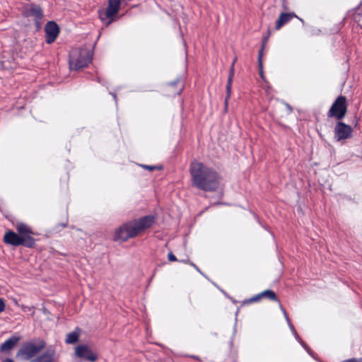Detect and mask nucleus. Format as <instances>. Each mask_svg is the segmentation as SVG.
<instances>
[{
  "mask_svg": "<svg viewBox=\"0 0 362 362\" xmlns=\"http://www.w3.org/2000/svg\"><path fill=\"white\" fill-rule=\"evenodd\" d=\"M190 174L193 186L204 191L216 190L221 182L219 175L212 168L198 161L190 165Z\"/></svg>",
  "mask_w": 362,
  "mask_h": 362,
  "instance_id": "f257e3e1",
  "label": "nucleus"
},
{
  "mask_svg": "<svg viewBox=\"0 0 362 362\" xmlns=\"http://www.w3.org/2000/svg\"><path fill=\"white\" fill-rule=\"evenodd\" d=\"M93 52L86 47L73 49L69 57L71 69L78 70L87 66L92 61Z\"/></svg>",
  "mask_w": 362,
  "mask_h": 362,
  "instance_id": "f03ea898",
  "label": "nucleus"
},
{
  "mask_svg": "<svg viewBox=\"0 0 362 362\" xmlns=\"http://www.w3.org/2000/svg\"><path fill=\"white\" fill-rule=\"evenodd\" d=\"M155 221V216L148 215L127 223L133 238L141 235L150 228Z\"/></svg>",
  "mask_w": 362,
  "mask_h": 362,
  "instance_id": "7ed1b4c3",
  "label": "nucleus"
},
{
  "mask_svg": "<svg viewBox=\"0 0 362 362\" xmlns=\"http://www.w3.org/2000/svg\"><path fill=\"white\" fill-rule=\"evenodd\" d=\"M121 4V0H108V6L105 11H99V18L101 21L108 26L115 20Z\"/></svg>",
  "mask_w": 362,
  "mask_h": 362,
  "instance_id": "20e7f679",
  "label": "nucleus"
},
{
  "mask_svg": "<svg viewBox=\"0 0 362 362\" xmlns=\"http://www.w3.org/2000/svg\"><path fill=\"white\" fill-rule=\"evenodd\" d=\"M4 240L6 244L13 246L24 245L28 247H32L35 244L33 238H23L19 234L12 230L7 231L4 237Z\"/></svg>",
  "mask_w": 362,
  "mask_h": 362,
  "instance_id": "39448f33",
  "label": "nucleus"
},
{
  "mask_svg": "<svg viewBox=\"0 0 362 362\" xmlns=\"http://www.w3.org/2000/svg\"><path fill=\"white\" fill-rule=\"evenodd\" d=\"M347 112L346 99L344 96L339 95L331 106L328 116L334 117L338 119L344 118Z\"/></svg>",
  "mask_w": 362,
  "mask_h": 362,
  "instance_id": "423d86ee",
  "label": "nucleus"
},
{
  "mask_svg": "<svg viewBox=\"0 0 362 362\" xmlns=\"http://www.w3.org/2000/svg\"><path fill=\"white\" fill-rule=\"evenodd\" d=\"M76 355L86 361L94 362L97 360V355L87 345H79L75 349Z\"/></svg>",
  "mask_w": 362,
  "mask_h": 362,
  "instance_id": "0eeeda50",
  "label": "nucleus"
},
{
  "mask_svg": "<svg viewBox=\"0 0 362 362\" xmlns=\"http://www.w3.org/2000/svg\"><path fill=\"white\" fill-rule=\"evenodd\" d=\"M352 128L343 122H338L334 129V137L337 141L346 139L351 137Z\"/></svg>",
  "mask_w": 362,
  "mask_h": 362,
  "instance_id": "6e6552de",
  "label": "nucleus"
},
{
  "mask_svg": "<svg viewBox=\"0 0 362 362\" xmlns=\"http://www.w3.org/2000/svg\"><path fill=\"white\" fill-rule=\"evenodd\" d=\"M40 350V348L33 344H29L23 346L17 353V356H20L25 360H28L34 357Z\"/></svg>",
  "mask_w": 362,
  "mask_h": 362,
  "instance_id": "1a4fd4ad",
  "label": "nucleus"
},
{
  "mask_svg": "<svg viewBox=\"0 0 362 362\" xmlns=\"http://www.w3.org/2000/svg\"><path fill=\"white\" fill-rule=\"evenodd\" d=\"M46 42L48 44L52 43L57 37L59 29L57 24L54 21L48 22L45 25Z\"/></svg>",
  "mask_w": 362,
  "mask_h": 362,
  "instance_id": "9d476101",
  "label": "nucleus"
},
{
  "mask_svg": "<svg viewBox=\"0 0 362 362\" xmlns=\"http://www.w3.org/2000/svg\"><path fill=\"white\" fill-rule=\"evenodd\" d=\"M132 235L130 233L129 228L126 223L121 226L118 228L114 235V240L115 241H121L124 242L129 238H132Z\"/></svg>",
  "mask_w": 362,
  "mask_h": 362,
  "instance_id": "9b49d317",
  "label": "nucleus"
},
{
  "mask_svg": "<svg viewBox=\"0 0 362 362\" xmlns=\"http://www.w3.org/2000/svg\"><path fill=\"white\" fill-rule=\"evenodd\" d=\"M24 13L27 16H33L35 18L36 23L38 24L43 17L42 8L37 5L28 6L24 11Z\"/></svg>",
  "mask_w": 362,
  "mask_h": 362,
  "instance_id": "f8f14e48",
  "label": "nucleus"
},
{
  "mask_svg": "<svg viewBox=\"0 0 362 362\" xmlns=\"http://www.w3.org/2000/svg\"><path fill=\"white\" fill-rule=\"evenodd\" d=\"M279 303V308L281 309V310L282 311L283 314H284V316L288 323V325L291 329V331L292 332V333L293 334L294 337H296V339L301 344V345L305 348V349L309 353V354H311L310 353V349L308 348V346L304 344L302 340L300 339L299 336L298 335L293 325L291 324L290 320H289V317L286 313V311L285 310V309L282 307L281 304L280 303V302Z\"/></svg>",
  "mask_w": 362,
  "mask_h": 362,
  "instance_id": "ddd939ff",
  "label": "nucleus"
},
{
  "mask_svg": "<svg viewBox=\"0 0 362 362\" xmlns=\"http://www.w3.org/2000/svg\"><path fill=\"white\" fill-rule=\"evenodd\" d=\"M279 303V308L281 309V310L282 311L283 314H284V316L288 323V325L291 329V331L292 332V333L293 334L294 337H296V339L301 344V345L305 348V349L309 353V354H311L310 353V349L308 348V346L304 344L302 340L300 339L299 336L298 335L293 325L291 324L290 320H289V317L286 313V311L285 310V309L282 307L281 304L280 303V302Z\"/></svg>",
  "mask_w": 362,
  "mask_h": 362,
  "instance_id": "4468645a",
  "label": "nucleus"
},
{
  "mask_svg": "<svg viewBox=\"0 0 362 362\" xmlns=\"http://www.w3.org/2000/svg\"><path fill=\"white\" fill-rule=\"evenodd\" d=\"M279 303V308L281 309V310L282 311L283 314H284V316L288 323V325L291 329V331L292 332V333L293 334L294 337H296V339L301 344V345L305 348V349L309 353V354H311L310 353V349L308 348V346L304 344L302 340L300 339L299 336L298 335L293 325L291 324L290 320H289V317L286 313V311L285 310V309L282 307L281 304L280 303V302Z\"/></svg>",
  "mask_w": 362,
  "mask_h": 362,
  "instance_id": "2eb2a0df",
  "label": "nucleus"
},
{
  "mask_svg": "<svg viewBox=\"0 0 362 362\" xmlns=\"http://www.w3.org/2000/svg\"><path fill=\"white\" fill-rule=\"evenodd\" d=\"M16 228L19 233L21 236H22L23 238H33V231L32 229L27 224L22 223V222H18L16 224Z\"/></svg>",
  "mask_w": 362,
  "mask_h": 362,
  "instance_id": "dca6fc26",
  "label": "nucleus"
},
{
  "mask_svg": "<svg viewBox=\"0 0 362 362\" xmlns=\"http://www.w3.org/2000/svg\"><path fill=\"white\" fill-rule=\"evenodd\" d=\"M20 339V337L16 335L11 337L1 345V351H8L11 350L18 344Z\"/></svg>",
  "mask_w": 362,
  "mask_h": 362,
  "instance_id": "f3484780",
  "label": "nucleus"
},
{
  "mask_svg": "<svg viewBox=\"0 0 362 362\" xmlns=\"http://www.w3.org/2000/svg\"><path fill=\"white\" fill-rule=\"evenodd\" d=\"M294 17L298 18L294 13H282L276 21V28L279 30L281 26L289 22Z\"/></svg>",
  "mask_w": 362,
  "mask_h": 362,
  "instance_id": "a211bd4d",
  "label": "nucleus"
},
{
  "mask_svg": "<svg viewBox=\"0 0 362 362\" xmlns=\"http://www.w3.org/2000/svg\"><path fill=\"white\" fill-rule=\"evenodd\" d=\"M234 66L235 65L231 64L230 69V72H229V76H228V82H227V86H226V97L225 99L226 105H228V99L231 95L232 82H233V76L235 74Z\"/></svg>",
  "mask_w": 362,
  "mask_h": 362,
  "instance_id": "6ab92c4d",
  "label": "nucleus"
},
{
  "mask_svg": "<svg viewBox=\"0 0 362 362\" xmlns=\"http://www.w3.org/2000/svg\"><path fill=\"white\" fill-rule=\"evenodd\" d=\"M55 358V352L52 350H49L43 354L42 356L37 358L34 362H54Z\"/></svg>",
  "mask_w": 362,
  "mask_h": 362,
  "instance_id": "aec40b11",
  "label": "nucleus"
},
{
  "mask_svg": "<svg viewBox=\"0 0 362 362\" xmlns=\"http://www.w3.org/2000/svg\"><path fill=\"white\" fill-rule=\"evenodd\" d=\"M261 296L262 298H267L269 300L276 301L279 303V300L276 295V293L272 290H265L261 292Z\"/></svg>",
  "mask_w": 362,
  "mask_h": 362,
  "instance_id": "412c9836",
  "label": "nucleus"
},
{
  "mask_svg": "<svg viewBox=\"0 0 362 362\" xmlns=\"http://www.w3.org/2000/svg\"><path fill=\"white\" fill-rule=\"evenodd\" d=\"M78 335L76 332H70L66 335V342L69 344H74L77 341Z\"/></svg>",
  "mask_w": 362,
  "mask_h": 362,
  "instance_id": "4be33fe9",
  "label": "nucleus"
},
{
  "mask_svg": "<svg viewBox=\"0 0 362 362\" xmlns=\"http://www.w3.org/2000/svg\"><path fill=\"white\" fill-rule=\"evenodd\" d=\"M261 298H262V296H261V293H259L254 296L253 297L249 298L248 300H246L245 303H252L259 301Z\"/></svg>",
  "mask_w": 362,
  "mask_h": 362,
  "instance_id": "5701e85b",
  "label": "nucleus"
},
{
  "mask_svg": "<svg viewBox=\"0 0 362 362\" xmlns=\"http://www.w3.org/2000/svg\"><path fill=\"white\" fill-rule=\"evenodd\" d=\"M264 48V45H262V47L261 49L259 51V54H258V64H259V68H261V69H262V57L263 55Z\"/></svg>",
  "mask_w": 362,
  "mask_h": 362,
  "instance_id": "b1692460",
  "label": "nucleus"
},
{
  "mask_svg": "<svg viewBox=\"0 0 362 362\" xmlns=\"http://www.w3.org/2000/svg\"><path fill=\"white\" fill-rule=\"evenodd\" d=\"M168 260L171 261V262L177 261L176 257L171 252L168 253Z\"/></svg>",
  "mask_w": 362,
  "mask_h": 362,
  "instance_id": "393cba45",
  "label": "nucleus"
},
{
  "mask_svg": "<svg viewBox=\"0 0 362 362\" xmlns=\"http://www.w3.org/2000/svg\"><path fill=\"white\" fill-rule=\"evenodd\" d=\"M5 310V302L2 298H0V313Z\"/></svg>",
  "mask_w": 362,
  "mask_h": 362,
  "instance_id": "a878e982",
  "label": "nucleus"
},
{
  "mask_svg": "<svg viewBox=\"0 0 362 362\" xmlns=\"http://www.w3.org/2000/svg\"><path fill=\"white\" fill-rule=\"evenodd\" d=\"M142 167H143L144 168H145V169L148 170H155V169L158 168V167H156V166H153V165H142Z\"/></svg>",
  "mask_w": 362,
  "mask_h": 362,
  "instance_id": "bb28decb",
  "label": "nucleus"
},
{
  "mask_svg": "<svg viewBox=\"0 0 362 362\" xmlns=\"http://www.w3.org/2000/svg\"><path fill=\"white\" fill-rule=\"evenodd\" d=\"M189 264L191 265L192 267H193L198 272H199L200 274H202L203 275L202 272H201V270L199 269V267L196 264H194L192 262H189Z\"/></svg>",
  "mask_w": 362,
  "mask_h": 362,
  "instance_id": "cd10ccee",
  "label": "nucleus"
},
{
  "mask_svg": "<svg viewBox=\"0 0 362 362\" xmlns=\"http://www.w3.org/2000/svg\"><path fill=\"white\" fill-rule=\"evenodd\" d=\"M356 21L358 23V25L361 27L362 28V15H359L358 16V18H356Z\"/></svg>",
  "mask_w": 362,
  "mask_h": 362,
  "instance_id": "c85d7f7f",
  "label": "nucleus"
},
{
  "mask_svg": "<svg viewBox=\"0 0 362 362\" xmlns=\"http://www.w3.org/2000/svg\"><path fill=\"white\" fill-rule=\"evenodd\" d=\"M21 308L24 312L30 311L32 308L28 306L21 305Z\"/></svg>",
  "mask_w": 362,
  "mask_h": 362,
  "instance_id": "c756f323",
  "label": "nucleus"
},
{
  "mask_svg": "<svg viewBox=\"0 0 362 362\" xmlns=\"http://www.w3.org/2000/svg\"><path fill=\"white\" fill-rule=\"evenodd\" d=\"M284 105H285L286 107L287 108L288 113H291L292 112L291 107L287 103H285Z\"/></svg>",
  "mask_w": 362,
  "mask_h": 362,
  "instance_id": "7c9ffc66",
  "label": "nucleus"
},
{
  "mask_svg": "<svg viewBox=\"0 0 362 362\" xmlns=\"http://www.w3.org/2000/svg\"><path fill=\"white\" fill-rule=\"evenodd\" d=\"M259 75L262 78H264V73H263V67L262 69L259 68Z\"/></svg>",
  "mask_w": 362,
  "mask_h": 362,
  "instance_id": "2f4dec72",
  "label": "nucleus"
},
{
  "mask_svg": "<svg viewBox=\"0 0 362 362\" xmlns=\"http://www.w3.org/2000/svg\"><path fill=\"white\" fill-rule=\"evenodd\" d=\"M180 262L185 263V264H189V262H191L189 259H182V260H180Z\"/></svg>",
  "mask_w": 362,
  "mask_h": 362,
  "instance_id": "473e14b6",
  "label": "nucleus"
},
{
  "mask_svg": "<svg viewBox=\"0 0 362 362\" xmlns=\"http://www.w3.org/2000/svg\"><path fill=\"white\" fill-rule=\"evenodd\" d=\"M192 358H193L194 359H197V360H199L200 361L199 358L198 356H191Z\"/></svg>",
  "mask_w": 362,
  "mask_h": 362,
  "instance_id": "72a5a7b5",
  "label": "nucleus"
},
{
  "mask_svg": "<svg viewBox=\"0 0 362 362\" xmlns=\"http://www.w3.org/2000/svg\"><path fill=\"white\" fill-rule=\"evenodd\" d=\"M237 61V57H235L234 59H233V62L232 63V64L235 65V62Z\"/></svg>",
  "mask_w": 362,
  "mask_h": 362,
  "instance_id": "f704fd0d",
  "label": "nucleus"
},
{
  "mask_svg": "<svg viewBox=\"0 0 362 362\" xmlns=\"http://www.w3.org/2000/svg\"><path fill=\"white\" fill-rule=\"evenodd\" d=\"M267 40V38H265V39L264 40V42H263V45H264V46H265V43H266Z\"/></svg>",
  "mask_w": 362,
  "mask_h": 362,
  "instance_id": "c9c22d12",
  "label": "nucleus"
},
{
  "mask_svg": "<svg viewBox=\"0 0 362 362\" xmlns=\"http://www.w3.org/2000/svg\"><path fill=\"white\" fill-rule=\"evenodd\" d=\"M113 97L115 99H116V95L115 94L113 95Z\"/></svg>",
  "mask_w": 362,
  "mask_h": 362,
  "instance_id": "e433bc0d",
  "label": "nucleus"
}]
</instances>
